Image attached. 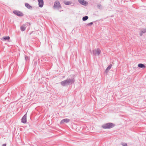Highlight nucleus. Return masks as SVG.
<instances>
[{"label":"nucleus","mask_w":146,"mask_h":146,"mask_svg":"<svg viewBox=\"0 0 146 146\" xmlns=\"http://www.w3.org/2000/svg\"><path fill=\"white\" fill-rule=\"evenodd\" d=\"M74 78V75L73 74L71 75L68 77L66 80L61 82L60 84L63 86H68L72 84L75 82Z\"/></svg>","instance_id":"1"},{"label":"nucleus","mask_w":146,"mask_h":146,"mask_svg":"<svg viewBox=\"0 0 146 146\" xmlns=\"http://www.w3.org/2000/svg\"><path fill=\"white\" fill-rule=\"evenodd\" d=\"M115 125L111 123H109L102 125V127L103 129H110L113 127Z\"/></svg>","instance_id":"2"},{"label":"nucleus","mask_w":146,"mask_h":146,"mask_svg":"<svg viewBox=\"0 0 146 146\" xmlns=\"http://www.w3.org/2000/svg\"><path fill=\"white\" fill-rule=\"evenodd\" d=\"M101 53V50L99 48H97L93 50V53L95 55H99Z\"/></svg>","instance_id":"3"},{"label":"nucleus","mask_w":146,"mask_h":146,"mask_svg":"<svg viewBox=\"0 0 146 146\" xmlns=\"http://www.w3.org/2000/svg\"><path fill=\"white\" fill-rule=\"evenodd\" d=\"M13 12L16 15L18 16L21 17L23 15V13L19 11L15 10L13 11Z\"/></svg>","instance_id":"4"},{"label":"nucleus","mask_w":146,"mask_h":146,"mask_svg":"<svg viewBox=\"0 0 146 146\" xmlns=\"http://www.w3.org/2000/svg\"><path fill=\"white\" fill-rule=\"evenodd\" d=\"M28 24L29 23L28 22H27L25 24H23L21 26L20 29L21 31H23L25 30Z\"/></svg>","instance_id":"5"},{"label":"nucleus","mask_w":146,"mask_h":146,"mask_svg":"<svg viewBox=\"0 0 146 146\" xmlns=\"http://www.w3.org/2000/svg\"><path fill=\"white\" fill-rule=\"evenodd\" d=\"M54 7L58 9L61 7L59 1H56L54 2Z\"/></svg>","instance_id":"6"},{"label":"nucleus","mask_w":146,"mask_h":146,"mask_svg":"<svg viewBox=\"0 0 146 146\" xmlns=\"http://www.w3.org/2000/svg\"><path fill=\"white\" fill-rule=\"evenodd\" d=\"M79 3L81 5L84 6H86L88 5V3L84 0H78Z\"/></svg>","instance_id":"7"},{"label":"nucleus","mask_w":146,"mask_h":146,"mask_svg":"<svg viewBox=\"0 0 146 146\" xmlns=\"http://www.w3.org/2000/svg\"><path fill=\"white\" fill-rule=\"evenodd\" d=\"M21 122L24 123H25L27 122V114H25L21 119Z\"/></svg>","instance_id":"8"},{"label":"nucleus","mask_w":146,"mask_h":146,"mask_svg":"<svg viewBox=\"0 0 146 146\" xmlns=\"http://www.w3.org/2000/svg\"><path fill=\"white\" fill-rule=\"evenodd\" d=\"M38 6L40 7H42L44 5L43 0H38Z\"/></svg>","instance_id":"9"},{"label":"nucleus","mask_w":146,"mask_h":146,"mask_svg":"<svg viewBox=\"0 0 146 146\" xmlns=\"http://www.w3.org/2000/svg\"><path fill=\"white\" fill-rule=\"evenodd\" d=\"M70 119H68L66 118L60 121V123H67L69 122Z\"/></svg>","instance_id":"10"},{"label":"nucleus","mask_w":146,"mask_h":146,"mask_svg":"<svg viewBox=\"0 0 146 146\" xmlns=\"http://www.w3.org/2000/svg\"><path fill=\"white\" fill-rule=\"evenodd\" d=\"M146 33V28L142 29H140V32L139 33L140 35L141 36L143 35V33Z\"/></svg>","instance_id":"11"},{"label":"nucleus","mask_w":146,"mask_h":146,"mask_svg":"<svg viewBox=\"0 0 146 146\" xmlns=\"http://www.w3.org/2000/svg\"><path fill=\"white\" fill-rule=\"evenodd\" d=\"M25 6L26 7H27V8H28L29 9H31L32 8V7L28 3H25Z\"/></svg>","instance_id":"12"},{"label":"nucleus","mask_w":146,"mask_h":146,"mask_svg":"<svg viewBox=\"0 0 146 146\" xmlns=\"http://www.w3.org/2000/svg\"><path fill=\"white\" fill-rule=\"evenodd\" d=\"M3 39L5 41L8 40L10 39V37L9 36L3 37Z\"/></svg>","instance_id":"13"},{"label":"nucleus","mask_w":146,"mask_h":146,"mask_svg":"<svg viewBox=\"0 0 146 146\" xmlns=\"http://www.w3.org/2000/svg\"><path fill=\"white\" fill-rule=\"evenodd\" d=\"M138 67L140 68H145V66L143 64H138Z\"/></svg>","instance_id":"14"},{"label":"nucleus","mask_w":146,"mask_h":146,"mask_svg":"<svg viewBox=\"0 0 146 146\" xmlns=\"http://www.w3.org/2000/svg\"><path fill=\"white\" fill-rule=\"evenodd\" d=\"M64 4L66 5H70L71 3V2H70V1H64Z\"/></svg>","instance_id":"15"},{"label":"nucleus","mask_w":146,"mask_h":146,"mask_svg":"<svg viewBox=\"0 0 146 146\" xmlns=\"http://www.w3.org/2000/svg\"><path fill=\"white\" fill-rule=\"evenodd\" d=\"M88 17L87 16H85L84 17L82 18V20L83 21H86L88 19Z\"/></svg>","instance_id":"16"},{"label":"nucleus","mask_w":146,"mask_h":146,"mask_svg":"<svg viewBox=\"0 0 146 146\" xmlns=\"http://www.w3.org/2000/svg\"><path fill=\"white\" fill-rule=\"evenodd\" d=\"M97 7L98 9H100L102 8V5L100 3H98L97 5Z\"/></svg>","instance_id":"17"},{"label":"nucleus","mask_w":146,"mask_h":146,"mask_svg":"<svg viewBox=\"0 0 146 146\" xmlns=\"http://www.w3.org/2000/svg\"><path fill=\"white\" fill-rule=\"evenodd\" d=\"M111 66H112L111 64H110L106 68V69H107V70H110L111 68Z\"/></svg>","instance_id":"18"},{"label":"nucleus","mask_w":146,"mask_h":146,"mask_svg":"<svg viewBox=\"0 0 146 146\" xmlns=\"http://www.w3.org/2000/svg\"><path fill=\"white\" fill-rule=\"evenodd\" d=\"M121 145L123 146H127V144L125 143H122Z\"/></svg>","instance_id":"19"},{"label":"nucleus","mask_w":146,"mask_h":146,"mask_svg":"<svg viewBox=\"0 0 146 146\" xmlns=\"http://www.w3.org/2000/svg\"><path fill=\"white\" fill-rule=\"evenodd\" d=\"M25 60H29V57L26 56H25Z\"/></svg>","instance_id":"20"},{"label":"nucleus","mask_w":146,"mask_h":146,"mask_svg":"<svg viewBox=\"0 0 146 146\" xmlns=\"http://www.w3.org/2000/svg\"><path fill=\"white\" fill-rule=\"evenodd\" d=\"M93 24V22H91L90 23H89L88 24H87V25H92Z\"/></svg>","instance_id":"21"},{"label":"nucleus","mask_w":146,"mask_h":146,"mask_svg":"<svg viewBox=\"0 0 146 146\" xmlns=\"http://www.w3.org/2000/svg\"><path fill=\"white\" fill-rule=\"evenodd\" d=\"M109 70H107V69H106V70H105V72L106 73H108V71H109Z\"/></svg>","instance_id":"22"},{"label":"nucleus","mask_w":146,"mask_h":146,"mask_svg":"<svg viewBox=\"0 0 146 146\" xmlns=\"http://www.w3.org/2000/svg\"><path fill=\"white\" fill-rule=\"evenodd\" d=\"M6 144L5 143L4 144L2 145V146H6Z\"/></svg>","instance_id":"23"}]
</instances>
